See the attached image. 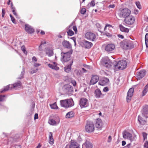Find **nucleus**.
Returning <instances> with one entry per match:
<instances>
[{"mask_svg": "<svg viewBox=\"0 0 148 148\" xmlns=\"http://www.w3.org/2000/svg\"><path fill=\"white\" fill-rule=\"evenodd\" d=\"M49 142L51 145H53L54 143V140L53 137L52 133L51 132H49Z\"/></svg>", "mask_w": 148, "mask_h": 148, "instance_id": "nucleus-31", "label": "nucleus"}, {"mask_svg": "<svg viewBox=\"0 0 148 148\" xmlns=\"http://www.w3.org/2000/svg\"><path fill=\"white\" fill-rule=\"evenodd\" d=\"M105 34L107 36L110 37L111 36V35L110 33L108 32H106Z\"/></svg>", "mask_w": 148, "mask_h": 148, "instance_id": "nucleus-63", "label": "nucleus"}, {"mask_svg": "<svg viewBox=\"0 0 148 148\" xmlns=\"http://www.w3.org/2000/svg\"><path fill=\"white\" fill-rule=\"evenodd\" d=\"M115 48L114 44L110 43L107 45L105 47V50L107 52L111 53L113 51Z\"/></svg>", "mask_w": 148, "mask_h": 148, "instance_id": "nucleus-7", "label": "nucleus"}, {"mask_svg": "<svg viewBox=\"0 0 148 148\" xmlns=\"http://www.w3.org/2000/svg\"><path fill=\"white\" fill-rule=\"evenodd\" d=\"M109 82V79L107 78H103L99 81L98 84L99 85L104 86L107 84Z\"/></svg>", "mask_w": 148, "mask_h": 148, "instance_id": "nucleus-19", "label": "nucleus"}, {"mask_svg": "<svg viewBox=\"0 0 148 148\" xmlns=\"http://www.w3.org/2000/svg\"><path fill=\"white\" fill-rule=\"evenodd\" d=\"M147 134L145 132L143 133V140L145 141L147 138Z\"/></svg>", "mask_w": 148, "mask_h": 148, "instance_id": "nucleus-50", "label": "nucleus"}, {"mask_svg": "<svg viewBox=\"0 0 148 148\" xmlns=\"http://www.w3.org/2000/svg\"><path fill=\"white\" fill-rule=\"evenodd\" d=\"M115 5L114 4H111L109 5L108 7L109 8H113L114 7Z\"/></svg>", "mask_w": 148, "mask_h": 148, "instance_id": "nucleus-64", "label": "nucleus"}, {"mask_svg": "<svg viewBox=\"0 0 148 148\" xmlns=\"http://www.w3.org/2000/svg\"><path fill=\"white\" fill-rule=\"evenodd\" d=\"M53 64H48V66L52 69L55 70L56 71L58 70L59 68L57 66V64L55 62H53Z\"/></svg>", "mask_w": 148, "mask_h": 148, "instance_id": "nucleus-20", "label": "nucleus"}, {"mask_svg": "<svg viewBox=\"0 0 148 148\" xmlns=\"http://www.w3.org/2000/svg\"><path fill=\"white\" fill-rule=\"evenodd\" d=\"M141 113L142 115L145 119L148 118V105H146L143 107Z\"/></svg>", "mask_w": 148, "mask_h": 148, "instance_id": "nucleus-9", "label": "nucleus"}, {"mask_svg": "<svg viewBox=\"0 0 148 148\" xmlns=\"http://www.w3.org/2000/svg\"><path fill=\"white\" fill-rule=\"evenodd\" d=\"M21 83L20 81L18 82L13 84H9L4 87V88L1 89L0 93H3L6 92L9 90H11L13 88H17L20 87L21 86Z\"/></svg>", "mask_w": 148, "mask_h": 148, "instance_id": "nucleus-1", "label": "nucleus"}, {"mask_svg": "<svg viewBox=\"0 0 148 148\" xmlns=\"http://www.w3.org/2000/svg\"><path fill=\"white\" fill-rule=\"evenodd\" d=\"M62 44L64 47L66 48L70 49L72 48L71 45L68 41H63L62 42Z\"/></svg>", "mask_w": 148, "mask_h": 148, "instance_id": "nucleus-21", "label": "nucleus"}, {"mask_svg": "<svg viewBox=\"0 0 148 148\" xmlns=\"http://www.w3.org/2000/svg\"><path fill=\"white\" fill-rule=\"evenodd\" d=\"M67 108L71 107L74 105V102L72 99H67Z\"/></svg>", "mask_w": 148, "mask_h": 148, "instance_id": "nucleus-25", "label": "nucleus"}, {"mask_svg": "<svg viewBox=\"0 0 148 148\" xmlns=\"http://www.w3.org/2000/svg\"><path fill=\"white\" fill-rule=\"evenodd\" d=\"M120 30L122 32H125L126 33H128L129 32V29L128 28H125L121 25L119 26Z\"/></svg>", "mask_w": 148, "mask_h": 148, "instance_id": "nucleus-28", "label": "nucleus"}, {"mask_svg": "<svg viewBox=\"0 0 148 148\" xmlns=\"http://www.w3.org/2000/svg\"><path fill=\"white\" fill-rule=\"evenodd\" d=\"M12 12L13 14L16 16V18H18V15L16 13V12L15 10L14 11L13 10V11H12Z\"/></svg>", "mask_w": 148, "mask_h": 148, "instance_id": "nucleus-57", "label": "nucleus"}, {"mask_svg": "<svg viewBox=\"0 0 148 148\" xmlns=\"http://www.w3.org/2000/svg\"><path fill=\"white\" fill-rule=\"evenodd\" d=\"M71 83L74 86H75L76 85V82L75 80H72L71 82Z\"/></svg>", "mask_w": 148, "mask_h": 148, "instance_id": "nucleus-52", "label": "nucleus"}, {"mask_svg": "<svg viewBox=\"0 0 148 148\" xmlns=\"http://www.w3.org/2000/svg\"><path fill=\"white\" fill-rule=\"evenodd\" d=\"M84 147L86 148H92V145L89 141H86L82 145V148Z\"/></svg>", "mask_w": 148, "mask_h": 148, "instance_id": "nucleus-24", "label": "nucleus"}, {"mask_svg": "<svg viewBox=\"0 0 148 148\" xmlns=\"http://www.w3.org/2000/svg\"><path fill=\"white\" fill-rule=\"evenodd\" d=\"M67 33L68 35L70 36H72L74 34L73 32L71 29H69Z\"/></svg>", "mask_w": 148, "mask_h": 148, "instance_id": "nucleus-43", "label": "nucleus"}, {"mask_svg": "<svg viewBox=\"0 0 148 148\" xmlns=\"http://www.w3.org/2000/svg\"><path fill=\"white\" fill-rule=\"evenodd\" d=\"M144 147L145 148H148V141L147 140L145 141V142Z\"/></svg>", "mask_w": 148, "mask_h": 148, "instance_id": "nucleus-51", "label": "nucleus"}, {"mask_svg": "<svg viewBox=\"0 0 148 148\" xmlns=\"http://www.w3.org/2000/svg\"><path fill=\"white\" fill-rule=\"evenodd\" d=\"M134 91V89L133 88H130L128 91L126 98V100L127 102H129L131 100Z\"/></svg>", "mask_w": 148, "mask_h": 148, "instance_id": "nucleus-10", "label": "nucleus"}, {"mask_svg": "<svg viewBox=\"0 0 148 148\" xmlns=\"http://www.w3.org/2000/svg\"><path fill=\"white\" fill-rule=\"evenodd\" d=\"M40 64L37 63H35L34 64V66L35 67H38L39 66H40Z\"/></svg>", "mask_w": 148, "mask_h": 148, "instance_id": "nucleus-58", "label": "nucleus"}, {"mask_svg": "<svg viewBox=\"0 0 148 148\" xmlns=\"http://www.w3.org/2000/svg\"><path fill=\"white\" fill-rule=\"evenodd\" d=\"M109 90L108 88L107 87H105L103 89V91L105 92H107Z\"/></svg>", "mask_w": 148, "mask_h": 148, "instance_id": "nucleus-56", "label": "nucleus"}, {"mask_svg": "<svg viewBox=\"0 0 148 148\" xmlns=\"http://www.w3.org/2000/svg\"><path fill=\"white\" fill-rule=\"evenodd\" d=\"M45 51L46 54L49 56H52L53 55V51L52 50L47 49H46Z\"/></svg>", "mask_w": 148, "mask_h": 148, "instance_id": "nucleus-34", "label": "nucleus"}, {"mask_svg": "<svg viewBox=\"0 0 148 148\" xmlns=\"http://www.w3.org/2000/svg\"><path fill=\"white\" fill-rule=\"evenodd\" d=\"M145 40L146 46L148 47V34H146L145 36Z\"/></svg>", "mask_w": 148, "mask_h": 148, "instance_id": "nucleus-41", "label": "nucleus"}, {"mask_svg": "<svg viewBox=\"0 0 148 148\" xmlns=\"http://www.w3.org/2000/svg\"><path fill=\"white\" fill-rule=\"evenodd\" d=\"M70 148H79V145L75 141H72L70 145Z\"/></svg>", "mask_w": 148, "mask_h": 148, "instance_id": "nucleus-22", "label": "nucleus"}, {"mask_svg": "<svg viewBox=\"0 0 148 148\" xmlns=\"http://www.w3.org/2000/svg\"><path fill=\"white\" fill-rule=\"evenodd\" d=\"M131 13L130 10L127 8H121L118 11V15L121 18H126L129 16Z\"/></svg>", "mask_w": 148, "mask_h": 148, "instance_id": "nucleus-2", "label": "nucleus"}, {"mask_svg": "<svg viewBox=\"0 0 148 148\" xmlns=\"http://www.w3.org/2000/svg\"><path fill=\"white\" fill-rule=\"evenodd\" d=\"M21 50L23 52L24 54L26 55H27V52L26 50V48L24 46V45H23L21 47Z\"/></svg>", "mask_w": 148, "mask_h": 148, "instance_id": "nucleus-44", "label": "nucleus"}, {"mask_svg": "<svg viewBox=\"0 0 148 148\" xmlns=\"http://www.w3.org/2000/svg\"><path fill=\"white\" fill-rule=\"evenodd\" d=\"M66 90L70 93H71L73 92V87L71 85H69L66 88Z\"/></svg>", "mask_w": 148, "mask_h": 148, "instance_id": "nucleus-38", "label": "nucleus"}, {"mask_svg": "<svg viewBox=\"0 0 148 148\" xmlns=\"http://www.w3.org/2000/svg\"><path fill=\"white\" fill-rule=\"evenodd\" d=\"M148 91V83L144 87L142 92L143 96H145Z\"/></svg>", "mask_w": 148, "mask_h": 148, "instance_id": "nucleus-32", "label": "nucleus"}, {"mask_svg": "<svg viewBox=\"0 0 148 148\" xmlns=\"http://www.w3.org/2000/svg\"><path fill=\"white\" fill-rule=\"evenodd\" d=\"M11 20L12 21V22L13 23H16L15 19L13 17H12L11 18Z\"/></svg>", "mask_w": 148, "mask_h": 148, "instance_id": "nucleus-61", "label": "nucleus"}, {"mask_svg": "<svg viewBox=\"0 0 148 148\" xmlns=\"http://www.w3.org/2000/svg\"><path fill=\"white\" fill-rule=\"evenodd\" d=\"M110 60L108 58V57H105L103 58L101 60V63L103 66L104 65H106V63L109 64L110 61Z\"/></svg>", "mask_w": 148, "mask_h": 148, "instance_id": "nucleus-26", "label": "nucleus"}, {"mask_svg": "<svg viewBox=\"0 0 148 148\" xmlns=\"http://www.w3.org/2000/svg\"><path fill=\"white\" fill-rule=\"evenodd\" d=\"M123 137L125 139L130 140L131 141V138L132 136V134L129 132L125 131L123 133Z\"/></svg>", "mask_w": 148, "mask_h": 148, "instance_id": "nucleus-15", "label": "nucleus"}, {"mask_svg": "<svg viewBox=\"0 0 148 148\" xmlns=\"http://www.w3.org/2000/svg\"><path fill=\"white\" fill-rule=\"evenodd\" d=\"M38 70V69H35L34 68H32L30 69V70L29 71L30 74H32L34 73H36L37 72Z\"/></svg>", "mask_w": 148, "mask_h": 148, "instance_id": "nucleus-39", "label": "nucleus"}, {"mask_svg": "<svg viewBox=\"0 0 148 148\" xmlns=\"http://www.w3.org/2000/svg\"><path fill=\"white\" fill-rule=\"evenodd\" d=\"M15 148H21V146L20 145H15Z\"/></svg>", "mask_w": 148, "mask_h": 148, "instance_id": "nucleus-62", "label": "nucleus"}, {"mask_svg": "<svg viewBox=\"0 0 148 148\" xmlns=\"http://www.w3.org/2000/svg\"><path fill=\"white\" fill-rule=\"evenodd\" d=\"M138 120L140 125H144L147 123L146 120L140 115L138 116Z\"/></svg>", "mask_w": 148, "mask_h": 148, "instance_id": "nucleus-16", "label": "nucleus"}, {"mask_svg": "<svg viewBox=\"0 0 148 148\" xmlns=\"http://www.w3.org/2000/svg\"><path fill=\"white\" fill-rule=\"evenodd\" d=\"M60 104L61 106L62 107H64L66 108H67V99H65L61 100L60 101Z\"/></svg>", "mask_w": 148, "mask_h": 148, "instance_id": "nucleus-27", "label": "nucleus"}, {"mask_svg": "<svg viewBox=\"0 0 148 148\" xmlns=\"http://www.w3.org/2000/svg\"><path fill=\"white\" fill-rule=\"evenodd\" d=\"M95 4L94 1L92 0L90 3V5L92 7H94L95 5Z\"/></svg>", "mask_w": 148, "mask_h": 148, "instance_id": "nucleus-55", "label": "nucleus"}, {"mask_svg": "<svg viewBox=\"0 0 148 148\" xmlns=\"http://www.w3.org/2000/svg\"><path fill=\"white\" fill-rule=\"evenodd\" d=\"M85 38L87 39L93 41L96 40V36L95 34L91 32H86L85 35Z\"/></svg>", "mask_w": 148, "mask_h": 148, "instance_id": "nucleus-6", "label": "nucleus"}, {"mask_svg": "<svg viewBox=\"0 0 148 148\" xmlns=\"http://www.w3.org/2000/svg\"><path fill=\"white\" fill-rule=\"evenodd\" d=\"M72 64V63L67 66H66L64 68L65 71L67 72L68 73L71 70V66Z\"/></svg>", "mask_w": 148, "mask_h": 148, "instance_id": "nucleus-33", "label": "nucleus"}, {"mask_svg": "<svg viewBox=\"0 0 148 148\" xmlns=\"http://www.w3.org/2000/svg\"><path fill=\"white\" fill-rule=\"evenodd\" d=\"M71 38L72 39L74 42L75 43V46L76 44L75 38V37H73Z\"/></svg>", "mask_w": 148, "mask_h": 148, "instance_id": "nucleus-60", "label": "nucleus"}, {"mask_svg": "<svg viewBox=\"0 0 148 148\" xmlns=\"http://www.w3.org/2000/svg\"><path fill=\"white\" fill-rule=\"evenodd\" d=\"M6 96L5 95H0V101H4L6 100Z\"/></svg>", "mask_w": 148, "mask_h": 148, "instance_id": "nucleus-42", "label": "nucleus"}, {"mask_svg": "<svg viewBox=\"0 0 148 148\" xmlns=\"http://www.w3.org/2000/svg\"><path fill=\"white\" fill-rule=\"evenodd\" d=\"M74 112L73 111H71L68 112L66 116V118H70L73 117Z\"/></svg>", "mask_w": 148, "mask_h": 148, "instance_id": "nucleus-35", "label": "nucleus"}, {"mask_svg": "<svg viewBox=\"0 0 148 148\" xmlns=\"http://www.w3.org/2000/svg\"><path fill=\"white\" fill-rule=\"evenodd\" d=\"M51 108L53 109H57L58 107L56 103H53L50 105Z\"/></svg>", "mask_w": 148, "mask_h": 148, "instance_id": "nucleus-45", "label": "nucleus"}, {"mask_svg": "<svg viewBox=\"0 0 148 148\" xmlns=\"http://www.w3.org/2000/svg\"><path fill=\"white\" fill-rule=\"evenodd\" d=\"M112 140V137L111 136H109L108 137V140L107 141L108 142L110 143L111 142Z\"/></svg>", "mask_w": 148, "mask_h": 148, "instance_id": "nucleus-59", "label": "nucleus"}, {"mask_svg": "<svg viewBox=\"0 0 148 148\" xmlns=\"http://www.w3.org/2000/svg\"><path fill=\"white\" fill-rule=\"evenodd\" d=\"M2 16L3 17H4V15L5 14V9L4 8H3L2 9Z\"/></svg>", "mask_w": 148, "mask_h": 148, "instance_id": "nucleus-53", "label": "nucleus"}, {"mask_svg": "<svg viewBox=\"0 0 148 148\" xmlns=\"http://www.w3.org/2000/svg\"><path fill=\"white\" fill-rule=\"evenodd\" d=\"M136 4L137 7L139 9H140L142 8L140 3L139 2H137L136 3Z\"/></svg>", "mask_w": 148, "mask_h": 148, "instance_id": "nucleus-47", "label": "nucleus"}, {"mask_svg": "<svg viewBox=\"0 0 148 148\" xmlns=\"http://www.w3.org/2000/svg\"><path fill=\"white\" fill-rule=\"evenodd\" d=\"M96 25L97 27L98 30L100 32H101V27L100 25V24L99 23H96Z\"/></svg>", "mask_w": 148, "mask_h": 148, "instance_id": "nucleus-48", "label": "nucleus"}, {"mask_svg": "<svg viewBox=\"0 0 148 148\" xmlns=\"http://www.w3.org/2000/svg\"><path fill=\"white\" fill-rule=\"evenodd\" d=\"M125 19V22L128 25L132 24L134 21V18L133 17L128 16Z\"/></svg>", "mask_w": 148, "mask_h": 148, "instance_id": "nucleus-12", "label": "nucleus"}, {"mask_svg": "<svg viewBox=\"0 0 148 148\" xmlns=\"http://www.w3.org/2000/svg\"><path fill=\"white\" fill-rule=\"evenodd\" d=\"M72 51H71L66 52H62L61 53V60L62 62H64L69 61L70 59L71 54Z\"/></svg>", "mask_w": 148, "mask_h": 148, "instance_id": "nucleus-4", "label": "nucleus"}, {"mask_svg": "<svg viewBox=\"0 0 148 148\" xmlns=\"http://www.w3.org/2000/svg\"><path fill=\"white\" fill-rule=\"evenodd\" d=\"M127 44L128 46V49L132 48L134 47V45L132 42L130 40H126Z\"/></svg>", "mask_w": 148, "mask_h": 148, "instance_id": "nucleus-30", "label": "nucleus"}, {"mask_svg": "<svg viewBox=\"0 0 148 148\" xmlns=\"http://www.w3.org/2000/svg\"><path fill=\"white\" fill-rule=\"evenodd\" d=\"M82 43L85 48L87 49L90 48L93 45L92 42L86 40H84L82 42Z\"/></svg>", "mask_w": 148, "mask_h": 148, "instance_id": "nucleus-18", "label": "nucleus"}, {"mask_svg": "<svg viewBox=\"0 0 148 148\" xmlns=\"http://www.w3.org/2000/svg\"><path fill=\"white\" fill-rule=\"evenodd\" d=\"M95 125L97 129V130H101L103 125L102 120L99 119H97Z\"/></svg>", "mask_w": 148, "mask_h": 148, "instance_id": "nucleus-13", "label": "nucleus"}, {"mask_svg": "<svg viewBox=\"0 0 148 148\" xmlns=\"http://www.w3.org/2000/svg\"><path fill=\"white\" fill-rule=\"evenodd\" d=\"M25 72V69L23 68L22 71H21V74L20 75V77H18L19 79H21L23 77V76L24 75Z\"/></svg>", "mask_w": 148, "mask_h": 148, "instance_id": "nucleus-46", "label": "nucleus"}, {"mask_svg": "<svg viewBox=\"0 0 148 148\" xmlns=\"http://www.w3.org/2000/svg\"><path fill=\"white\" fill-rule=\"evenodd\" d=\"M8 144H9L10 143H12L14 142H15L17 141V140L15 138H14L12 137H10L8 139Z\"/></svg>", "mask_w": 148, "mask_h": 148, "instance_id": "nucleus-36", "label": "nucleus"}, {"mask_svg": "<svg viewBox=\"0 0 148 148\" xmlns=\"http://www.w3.org/2000/svg\"><path fill=\"white\" fill-rule=\"evenodd\" d=\"M48 123L51 125H56L57 122L53 119H51L49 120Z\"/></svg>", "mask_w": 148, "mask_h": 148, "instance_id": "nucleus-37", "label": "nucleus"}, {"mask_svg": "<svg viewBox=\"0 0 148 148\" xmlns=\"http://www.w3.org/2000/svg\"><path fill=\"white\" fill-rule=\"evenodd\" d=\"M99 80V77L97 75H92L91 78L90 82V85H94L96 84Z\"/></svg>", "mask_w": 148, "mask_h": 148, "instance_id": "nucleus-11", "label": "nucleus"}, {"mask_svg": "<svg viewBox=\"0 0 148 148\" xmlns=\"http://www.w3.org/2000/svg\"><path fill=\"white\" fill-rule=\"evenodd\" d=\"M80 12L81 14H84L86 12V9L85 8H82Z\"/></svg>", "mask_w": 148, "mask_h": 148, "instance_id": "nucleus-49", "label": "nucleus"}, {"mask_svg": "<svg viewBox=\"0 0 148 148\" xmlns=\"http://www.w3.org/2000/svg\"><path fill=\"white\" fill-rule=\"evenodd\" d=\"M25 29L26 31L29 34H32L34 32V29L28 24L25 25Z\"/></svg>", "mask_w": 148, "mask_h": 148, "instance_id": "nucleus-17", "label": "nucleus"}, {"mask_svg": "<svg viewBox=\"0 0 148 148\" xmlns=\"http://www.w3.org/2000/svg\"><path fill=\"white\" fill-rule=\"evenodd\" d=\"M127 65V63L125 60H122L119 61L117 63H116L114 65V67L115 69L123 70L125 69Z\"/></svg>", "mask_w": 148, "mask_h": 148, "instance_id": "nucleus-3", "label": "nucleus"}, {"mask_svg": "<svg viewBox=\"0 0 148 148\" xmlns=\"http://www.w3.org/2000/svg\"><path fill=\"white\" fill-rule=\"evenodd\" d=\"M109 63V64H108V63H106V65H104L103 66L108 68H110L111 67L112 64L111 60L110 61V63Z\"/></svg>", "mask_w": 148, "mask_h": 148, "instance_id": "nucleus-40", "label": "nucleus"}, {"mask_svg": "<svg viewBox=\"0 0 148 148\" xmlns=\"http://www.w3.org/2000/svg\"><path fill=\"white\" fill-rule=\"evenodd\" d=\"M126 40L123 42H121V46L123 49H128V46L127 44Z\"/></svg>", "mask_w": 148, "mask_h": 148, "instance_id": "nucleus-29", "label": "nucleus"}, {"mask_svg": "<svg viewBox=\"0 0 148 148\" xmlns=\"http://www.w3.org/2000/svg\"><path fill=\"white\" fill-rule=\"evenodd\" d=\"M88 103V99L85 98H81L79 101V104L81 108L87 107Z\"/></svg>", "mask_w": 148, "mask_h": 148, "instance_id": "nucleus-8", "label": "nucleus"}, {"mask_svg": "<svg viewBox=\"0 0 148 148\" xmlns=\"http://www.w3.org/2000/svg\"><path fill=\"white\" fill-rule=\"evenodd\" d=\"M86 131L88 132H92L95 130V127L93 123L91 121H88L85 126Z\"/></svg>", "mask_w": 148, "mask_h": 148, "instance_id": "nucleus-5", "label": "nucleus"}, {"mask_svg": "<svg viewBox=\"0 0 148 148\" xmlns=\"http://www.w3.org/2000/svg\"><path fill=\"white\" fill-rule=\"evenodd\" d=\"M94 93L95 97L97 98L101 97L102 95L101 90L99 89H96Z\"/></svg>", "mask_w": 148, "mask_h": 148, "instance_id": "nucleus-23", "label": "nucleus"}, {"mask_svg": "<svg viewBox=\"0 0 148 148\" xmlns=\"http://www.w3.org/2000/svg\"><path fill=\"white\" fill-rule=\"evenodd\" d=\"M146 73V71L145 70H140L138 73L137 75L138 79H140L142 78L145 75Z\"/></svg>", "mask_w": 148, "mask_h": 148, "instance_id": "nucleus-14", "label": "nucleus"}, {"mask_svg": "<svg viewBox=\"0 0 148 148\" xmlns=\"http://www.w3.org/2000/svg\"><path fill=\"white\" fill-rule=\"evenodd\" d=\"M73 30L75 32V34H77V30L76 27V26H73Z\"/></svg>", "mask_w": 148, "mask_h": 148, "instance_id": "nucleus-54", "label": "nucleus"}]
</instances>
